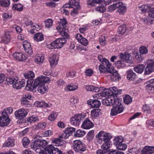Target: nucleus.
<instances>
[{"label": "nucleus", "mask_w": 154, "mask_h": 154, "mask_svg": "<svg viewBox=\"0 0 154 154\" xmlns=\"http://www.w3.org/2000/svg\"><path fill=\"white\" fill-rule=\"evenodd\" d=\"M24 75L26 78L29 79H32L35 77L34 73L32 71H29L27 74H24Z\"/></svg>", "instance_id": "nucleus-51"}, {"label": "nucleus", "mask_w": 154, "mask_h": 154, "mask_svg": "<svg viewBox=\"0 0 154 154\" xmlns=\"http://www.w3.org/2000/svg\"><path fill=\"white\" fill-rule=\"evenodd\" d=\"M35 62L38 64H42L44 61V57L42 56L36 55L35 58Z\"/></svg>", "instance_id": "nucleus-36"}, {"label": "nucleus", "mask_w": 154, "mask_h": 154, "mask_svg": "<svg viewBox=\"0 0 154 154\" xmlns=\"http://www.w3.org/2000/svg\"><path fill=\"white\" fill-rule=\"evenodd\" d=\"M72 147L76 152L82 153L87 149L86 145L79 140H75L74 141Z\"/></svg>", "instance_id": "nucleus-7"}, {"label": "nucleus", "mask_w": 154, "mask_h": 154, "mask_svg": "<svg viewBox=\"0 0 154 154\" xmlns=\"http://www.w3.org/2000/svg\"><path fill=\"white\" fill-rule=\"evenodd\" d=\"M57 116V115L56 113L52 112L50 115L48 116V119L51 121H53L56 119Z\"/></svg>", "instance_id": "nucleus-58"}, {"label": "nucleus", "mask_w": 154, "mask_h": 154, "mask_svg": "<svg viewBox=\"0 0 154 154\" xmlns=\"http://www.w3.org/2000/svg\"><path fill=\"white\" fill-rule=\"evenodd\" d=\"M148 85L145 86L146 88L148 91H154V78L146 82Z\"/></svg>", "instance_id": "nucleus-26"}, {"label": "nucleus", "mask_w": 154, "mask_h": 154, "mask_svg": "<svg viewBox=\"0 0 154 154\" xmlns=\"http://www.w3.org/2000/svg\"><path fill=\"white\" fill-rule=\"evenodd\" d=\"M57 57L56 55L53 54L52 56L50 57L49 61L51 66L56 65L57 64L58 59V58H57Z\"/></svg>", "instance_id": "nucleus-29"}, {"label": "nucleus", "mask_w": 154, "mask_h": 154, "mask_svg": "<svg viewBox=\"0 0 154 154\" xmlns=\"http://www.w3.org/2000/svg\"><path fill=\"white\" fill-rule=\"evenodd\" d=\"M132 57L130 54H126L125 60L127 63H131L132 62Z\"/></svg>", "instance_id": "nucleus-59"}, {"label": "nucleus", "mask_w": 154, "mask_h": 154, "mask_svg": "<svg viewBox=\"0 0 154 154\" xmlns=\"http://www.w3.org/2000/svg\"><path fill=\"white\" fill-rule=\"evenodd\" d=\"M75 38L78 42L82 45L84 46H87L88 43V40L83 36L79 33L77 34L75 36Z\"/></svg>", "instance_id": "nucleus-15"}, {"label": "nucleus", "mask_w": 154, "mask_h": 154, "mask_svg": "<svg viewBox=\"0 0 154 154\" xmlns=\"http://www.w3.org/2000/svg\"><path fill=\"white\" fill-rule=\"evenodd\" d=\"M19 80L18 77L16 76H8L6 79V81L8 85L11 84L13 85L15 84Z\"/></svg>", "instance_id": "nucleus-19"}, {"label": "nucleus", "mask_w": 154, "mask_h": 154, "mask_svg": "<svg viewBox=\"0 0 154 154\" xmlns=\"http://www.w3.org/2000/svg\"><path fill=\"white\" fill-rule=\"evenodd\" d=\"M13 111V108L11 107H9L6 108L4 109L2 113V114L4 116H8V115L11 113Z\"/></svg>", "instance_id": "nucleus-35"}, {"label": "nucleus", "mask_w": 154, "mask_h": 154, "mask_svg": "<svg viewBox=\"0 0 154 154\" xmlns=\"http://www.w3.org/2000/svg\"><path fill=\"white\" fill-rule=\"evenodd\" d=\"M94 131L91 130L88 132V133L86 137L88 141L89 142L91 141L93 139L94 137Z\"/></svg>", "instance_id": "nucleus-47"}, {"label": "nucleus", "mask_w": 154, "mask_h": 154, "mask_svg": "<svg viewBox=\"0 0 154 154\" xmlns=\"http://www.w3.org/2000/svg\"><path fill=\"white\" fill-rule=\"evenodd\" d=\"M13 57L19 61H24L27 58V56L22 53H15L13 54Z\"/></svg>", "instance_id": "nucleus-20"}, {"label": "nucleus", "mask_w": 154, "mask_h": 154, "mask_svg": "<svg viewBox=\"0 0 154 154\" xmlns=\"http://www.w3.org/2000/svg\"><path fill=\"white\" fill-rule=\"evenodd\" d=\"M79 0H69V4L68 5L66 4L64 5L65 8H74V7L77 8H79L80 5L79 2H78Z\"/></svg>", "instance_id": "nucleus-12"}, {"label": "nucleus", "mask_w": 154, "mask_h": 154, "mask_svg": "<svg viewBox=\"0 0 154 154\" xmlns=\"http://www.w3.org/2000/svg\"><path fill=\"white\" fill-rule=\"evenodd\" d=\"M34 105L37 107L45 108L50 107L52 105L51 103H47L44 101H36Z\"/></svg>", "instance_id": "nucleus-25"}, {"label": "nucleus", "mask_w": 154, "mask_h": 154, "mask_svg": "<svg viewBox=\"0 0 154 154\" xmlns=\"http://www.w3.org/2000/svg\"><path fill=\"white\" fill-rule=\"evenodd\" d=\"M93 88L92 91L95 92H99V93L96 94V97L97 99H100V97H106V96H112L113 97L117 95H120L122 91L121 89H118L115 87H113L112 88L111 90L106 89L103 87H100L99 88L98 87H96L93 86Z\"/></svg>", "instance_id": "nucleus-2"}, {"label": "nucleus", "mask_w": 154, "mask_h": 154, "mask_svg": "<svg viewBox=\"0 0 154 154\" xmlns=\"http://www.w3.org/2000/svg\"><path fill=\"white\" fill-rule=\"evenodd\" d=\"M116 147L118 149L124 150L127 148V146L125 143H121L116 146Z\"/></svg>", "instance_id": "nucleus-56"}, {"label": "nucleus", "mask_w": 154, "mask_h": 154, "mask_svg": "<svg viewBox=\"0 0 154 154\" xmlns=\"http://www.w3.org/2000/svg\"><path fill=\"white\" fill-rule=\"evenodd\" d=\"M99 42L101 45L104 46L106 44V42L104 35H101L99 38Z\"/></svg>", "instance_id": "nucleus-57"}, {"label": "nucleus", "mask_w": 154, "mask_h": 154, "mask_svg": "<svg viewBox=\"0 0 154 154\" xmlns=\"http://www.w3.org/2000/svg\"><path fill=\"white\" fill-rule=\"evenodd\" d=\"M14 145V140L12 139L10 140L9 141L3 144L4 146L5 147H11L13 146Z\"/></svg>", "instance_id": "nucleus-53"}, {"label": "nucleus", "mask_w": 154, "mask_h": 154, "mask_svg": "<svg viewBox=\"0 0 154 154\" xmlns=\"http://www.w3.org/2000/svg\"><path fill=\"white\" fill-rule=\"evenodd\" d=\"M148 15L150 17L154 19V7L151 8L149 11Z\"/></svg>", "instance_id": "nucleus-64"}, {"label": "nucleus", "mask_w": 154, "mask_h": 154, "mask_svg": "<svg viewBox=\"0 0 154 154\" xmlns=\"http://www.w3.org/2000/svg\"><path fill=\"white\" fill-rule=\"evenodd\" d=\"M78 88V86L76 85H68L65 88V90L66 91H74Z\"/></svg>", "instance_id": "nucleus-38"}, {"label": "nucleus", "mask_w": 154, "mask_h": 154, "mask_svg": "<svg viewBox=\"0 0 154 154\" xmlns=\"http://www.w3.org/2000/svg\"><path fill=\"white\" fill-rule=\"evenodd\" d=\"M111 64L110 63L107 64L100 65L99 66V69L101 73H109L112 71V68L111 67Z\"/></svg>", "instance_id": "nucleus-9"}, {"label": "nucleus", "mask_w": 154, "mask_h": 154, "mask_svg": "<svg viewBox=\"0 0 154 154\" xmlns=\"http://www.w3.org/2000/svg\"><path fill=\"white\" fill-rule=\"evenodd\" d=\"M110 147L106 146V145L103 144L101 146L102 149H98L97 152V154H106L109 151Z\"/></svg>", "instance_id": "nucleus-27"}, {"label": "nucleus", "mask_w": 154, "mask_h": 154, "mask_svg": "<svg viewBox=\"0 0 154 154\" xmlns=\"http://www.w3.org/2000/svg\"><path fill=\"white\" fill-rule=\"evenodd\" d=\"M69 136L70 135L66 133L64 130V132L59 137L60 139L61 138L66 139L68 138Z\"/></svg>", "instance_id": "nucleus-62"}, {"label": "nucleus", "mask_w": 154, "mask_h": 154, "mask_svg": "<svg viewBox=\"0 0 154 154\" xmlns=\"http://www.w3.org/2000/svg\"><path fill=\"white\" fill-rule=\"evenodd\" d=\"M27 114V112L25 109L21 108L16 111L15 115L17 118L20 120L25 117Z\"/></svg>", "instance_id": "nucleus-11"}, {"label": "nucleus", "mask_w": 154, "mask_h": 154, "mask_svg": "<svg viewBox=\"0 0 154 154\" xmlns=\"http://www.w3.org/2000/svg\"><path fill=\"white\" fill-rule=\"evenodd\" d=\"M116 8H119L118 11L120 13H123L125 12L126 10V7L125 6L123 5V3L121 2H116L114 4Z\"/></svg>", "instance_id": "nucleus-23"}, {"label": "nucleus", "mask_w": 154, "mask_h": 154, "mask_svg": "<svg viewBox=\"0 0 154 154\" xmlns=\"http://www.w3.org/2000/svg\"><path fill=\"white\" fill-rule=\"evenodd\" d=\"M40 77L41 81L42 82L43 84L45 85V83H48L50 82L49 78L48 77L41 76Z\"/></svg>", "instance_id": "nucleus-52"}, {"label": "nucleus", "mask_w": 154, "mask_h": 154, "mask_svg": "<svg viewBox=\"0 0 154 154\" xmlns=\"http://www.w3.org/2000/svg\"><path fill=\"white\" fill-rule=\"evenodd\" d=\"M41 77H39L35 80L32 79L27 80L26 89L28 91H33L38 86L42 85L43 84L41 81Z\"/></svg>", "instance_id": "nucleus-5"}, {"label": "nucleus", "mask_w": 154, "mask_h": 154, "mask_svg": "<svg viewBox=\"0 0 154 154\" xmlns=\"http://www.w3.org/2000/svg\"><path fill=\"white\" fill-rule=\"evenodd\" d=\"M62 141V140L59 138H55L52 141L53 143L55 144V146H59V144Z\"/></svg>", "instance_id": "nucleus-63"}, {"label": "nucleus", "mask_w": 154, "mask_h": 154, "mask_svg": "<svg viewBox=\"0 0 154 154\" xmlns=\"http://www.w3.org/2000/svg\"><path fill=\"white\" fill-rule=\"evenodd\" d=\"M115 64L119 68H124L125 66L124 62L121 60H118L116 62Z\"/></svg>", "instance_id": "nucleus-45"}, {"label": "nucleus", "mask_w": 154, "mask_h": 154, "mask_svg": "<svg viewBox=\"0 0 154 154\" xmlns=\"http://www.w3.org/2000/svg\"><path fill=\"white\" fill-rule=\"evenodd\" d=\"M26 82V81L24 79H22L21 81L18 82L17 81L13 85V88L17 89H20L25 86Z\"/></svg>", "instance_id": "nucleus-24"}, {"label": "nucleus", "mask_w": 154, "mask_h": 154, "mask_svg": "<svg viewBox=\"0 0 154 154\" xmlns=\"http://www.w3.org/2000/svg\"><path fill=\"white\" fill-rule=\"evenodd\" d=\"M141 154H154V146H145L142 150Z\"/></svg>", "instance_id": "nucleus-21"}, {"label": "nucleus", "mask_w": 154, "mask_h": 154, "mask_svg": "<svg viewBox=\"0 0 154 154\" xmlns=\"http://www.w3.org/2000/svg\"><path fill=\"white\" fill-rule=\"evenodd\" d=\"M11 37L10 32L8 31L5 32V36L3 38L4 42L6 44H8L10 41Z\"/></svg>", "instance_id": "nucleus-33"}, {"label": "nucleus", "mask_w": 154, "mask_h": 154, "mask_svg": "<svg viewBox=\"0 0 154 154\" xmlns=\"http://www.w3.org/2000/svg\"><path fill=\"white\" fill-rule=\"evenodd\" d=\"M100 113V110L99 109H94L91 111V115L93 117H97L99 116Z\"/></svg>", "instance_id": "nucleus-46"}, {"label": "nucleus", "mask_w": 154, "mask_h": 154, "mask_svg": "<svg viewBox=\"0 0 154 154\" xmlns=\"http://www.w3.org/2000/svg\"><path fill=\"white\" fill-rule=\"evenodd\" d=\"M96 137L99 140H103L104 142L103 144L106 145V146L110 147L112 144L111 142L110 141L112 137L109 134L106 133L103 131H100L98 134L96 135Z\"/></svg>", "instance_id": "nucleus-4"}, {"label": "nucleus", "mask_w": 154, "mask_h": 154, "mask_svg": "<svg viewBox=\"0 0 154 154\" xmlns=\"http://www.w3.org/2000/svg\"><path fill=\"white\" fill-rule=\"evenodd\" d=\"M123 141V139L122 137L119 136L115 137L114 140V144L116 146L119 144L122 143Z\"/></svg>", "instance_id": "nucleus-34"}, {"label": "nucleus", "mask_w": 154, "mask_h": 154, "mask_svg": "<svg viewBox=\"0 0 154 154\" xmlns=\"http://www.w3.org/2000/svg\"><path fill=\"white\" fill-rule=\"evenodd\" d=\"M123 100L124 103L126 104H128L132 101V98L128 95H125L124 98Z\"/></svg>", "instance_id": "nucleus-44"}, {"label": "nucleus", "mask_w": 154, "mask_h": 154, "mask_svg": "<svg viewBox=\"0 0 154 154\" xmlns=\"http://www.w3.org/2000/svg\"><path fill=\"white\" fill-rule=\"evenodd\" d=\"M27 120L28 122L30 123H33L36 122L38 121L39 120V119L37 116H32L28 118Z\"/></svg>", "instance_id": "nucleus-39"}, {"label": "nucleus", "mask_w": 154, "mask_h": 154, "mask_svg": "<svg viewBox=\"0 0 154 154\" xmlns=\"http://www.w3.org/2000/svg\"><path fill=\"white\" fill-rule=\"evenodd\" d=\"M87 103L88 105H90L92 108H98L101 105L100 101L97 100L95 99H90L88 100Z\"/></svg>", "instance_id": "nucleus-18"}, {"label": "nucleus", "mask_w": 154, "mask_h": 154, "mask_svg": "<svg viewBox=\"0 0 154 154\" xmlns=\"http://www.w3.org/2000/svg\"><path fill=\"white\" fill-rule=\"evenodd\" d=\"M151 8V7L150 6L148 5H142L141 6L139 7V10L143 13L147 12L149 14V11H150Z\"/></svg>", "instance_id": "nucleus-31"}, {"label": "nucleus", "mask_w": 154, "mask_h": 154, "mask_svg": "<svg viewBox=\"0 0 154 154\" xmlns=\"http://www.w3.org/2000/svg\"><path fill=\"white\" fill-rule=\"evenodd\" d=\"M10 4V0H0V5L2 7H7Z\"/></svg>", "instance_id": "nucleus-50"}, {"label": "nucleus", "mask_w": 154, "mask_h": 154, "mask_svg": "<svg viewBox=\"0 0 154 154\" xmlns=\"http://www.w3.org/2000/svg\"><path fill=\"white\" fill-rule=\"evenodd\" d=\"M10 119L8 116L2 115L0 116V126L4 127L7 126L10 122Z\"/></svg>", "instance_id": "nucleus-14"}, {"label": "nucleus", "mask_w": 154, "mask_h": 154, "mask_svg": "<svg viewBox=\"0 0 154 154\" xmlns=\"http://www.w3.org/2000/svg\"><path fill=\"white\" fill-rule=\"evenodd\" d=\"M22 143L23 146L27 148L30 143V141L28 138L25 137L22 139Z\"/></svg>", "instance_id": "nucleus-48"}, {"label": "nucleus", "mask_w": 154, "mask_h": 154, "mask_svg": "<svg viewBox=\"0 0 154 154\" xmlns=\"http://www.w3.org/2000/svg\"><path fill=\"white\" fill-rule=\"evenodd\" d=\"M23 45L25 51L28 54L31 55L32 54L33 51L29 43L25 41L23 42Z\"/></svg>", "instance_id": "nucleus-16"}, {"label": "nucleus", "mask_w": 154, "mask_h": 154, "mask_svg": "<svg viewBox=\"0 0 154 154\" xmlns=\"http://www.w3.org/2000/svg\"><path fill=\"white\" fill-rule=\"evenodd\" d=\"M66 19L60 20L59 25L57 28V29L59 30L60 35L63 37V38L57 39L51 42L49 47L50 49L61 48L66 43V39L69 38V35L68 33V30L66 26Z\"/></svg>", "instance_id": "nucleus-1"}, {"label": "nucleus", "mask_w": 154, "mask_h": 154, "mask_svg": "<svg viewBox=\"0 0 154 154\" xmlns=\"http://www.w3.org/2000/svg\"><path fill=\"white\" fill-rule=\"evenodd\" d=\"M111 72H109L110 78L112 81H117L120 79V76L117 72L112 68V71Z\"/></svg>", "instance_id": "nucleus-13"}, {"label": "nucleus", "mask_w": 154, "mask_h": 154, "mask_svg": "<svg viewBox=\"0 0 154 154\" xmlns=\"http://www.w3.org/2000/svg\"><path fill=\"white\" fill-rule=\"evenodd\" d=\"M113 107L111 109L110 115L114 116L122 112L124 109V107L122 104L119 99H113Z\"/></svg>", "instance_id": "nucleus-3"}, {"label": "nucleus", "mask_w": 154, "mask_h": 154, "mask_svg": "<svg viewBox=\"0 0 154 154\" xmlns=\"http://www.w3.org/2000/svg\"><path fill=\"white\" fill-rule=\"evenodd\" d=\"M45 26L47 28H49L52 25L53 21L52 19H49L46 20L45 22Z\"/></svg>", "instance_id": "nucleus-61"}, {"label": "nucleus", "mask_w": 154, "mask_h": 154, "mask_svg": "<svg viewBox=\"0 0 154 154\" xmlns=\"http://www.w3.org/2000/svg\"><path fill=\"white\" fill-rule=\"evenodd\" d=\"M85 116V114H76L74 116L70 119L71 124L75 126H78L81 122L82 121Z\"/></svg>", "instance_id": "nucleus-8"}, {"label": "nucleus", "mask_w": 154, "mask_h": 154, "mask_svg": "<svg viewBox=\"0 0 154 154\" xmlns=\"http://www.w3.org/2000/svg\"><path fill=\"white\" fill-rule=\"evenodd\" d=\"M12 8L14 11L17 10L18 11H21L23 10V6L19 3L14 4L13 5Z\"/></svg>", "instance_id": "nucleus-41"}, {"label": "nucleus", "mask_w": 154, "mask_h": 154, "mask_svg": "<svg viewBox=\"0 0 154 154\" xmlns=\"http://www.w3.org/2000/svg\"><path fill=\"white\" fill-rule=\"evenodd\" d=\"M94 126L93 123L88 118H86L82 125V127L85 129H89Z\"/></svg>", "instance_id": "nucleus-17"}, {"label": "nucleus", "mask_w": 154, "mask_h": 154, "mask_svg": "<svg viewBox=\"0 0 154 154\" xmlns=\"http://www.w3.org/2000/svg\"><path fill=\"white\" fill-rule=\"evenodd\" d=\"M145 66L142 64H139L135 66L134 69V71L136 72L141 74L144 70Z\"/></svg>", "instance_id": "nucleus-30"}, {"label": "nucleus", "mask_w": 154, "mask_h": 154, "mask_svg": "<svg viewBox=\"0 0 154 154\" xmlns=\"http://www.w3.org/2000/svg\"><path fill=\"white\" fill-rule=\"evenodd\" d=\"M113 100L108 97V98L103 99L102 100L103 104L105 106H109L111 104H113Z\"/></svg>", "instance_id": "nucleus-32"}, {"label": "nucleus", "mask_w": 154, "mask_h": 154, "mask_svg": "<svg viewBox=\"0 0 154 154\" xmlns=\"http://www.w3.org/2000/svg\"><path fill=\"white\" fill-rule=\"evenodd\" d=\"M54 147L52 145H50L48 146H45L44 150L46 152L47 151L49 154H52V151H53L54 149Z\"/></svg>", "instance_id": "nucleus-49"}, {"label": "nucleus", "mask_w": 154, "mask_h": 154, "mask_svg": "<svg viewBox=\"0 0 154 154\" xmlns=\"http://www.w3.org/2000/svg\"><path fill=\"white\" fill-rule=\"evenodd\" d=\"M127 78L129 80L133 81L135 84H137L140 82V80L132 70H130L127 72Z\"/></svg>", "instance_id": "nucleus-10"}, {"label": "nucleus", "mask_w": 154, "mask_h": 154, "mask_svg": "<svg viewBox=\"0 0 154 154\" xmlns=\"http://www.w3.org/2000/svg\"><path fill=\"white\" fill-rule=\"evenodd\" d=\"M139 50L140 53L142 54H146L148 52L147 48L144 46H142L140 47Z\"/></svg>", "instance_id": "nucleus-54"}, {"label": "nucleus", "mask_w": 154, "mask_h": 154, "mask_svg": "<svg viewBox=\"0 0 154 154\" xmlns=\"http://www.w3.org/2000/svg\"><path fill=\"white\" fill-rule=\"evenodd\" d=\"M48 88L47 85H45L44 84H42L38 86L37 90L39 93L43 94L47 91Z\"/></svg>", "instance_id": "nucleus-28"}, {"label": "nucleus", "mask_w": 154, "mask_h": 154, "mask_svg": "<svg viewBox=\"0 0 154 154\" xmlns=\"http://www.w3.org/2000/svg\"><path fill=\"white\" fill-rule=\"evenodd\" d=\"M98 58L99 60L102 62V63L103 64H107V63H109L108 60L105 58H103L101 55L98 56Z\"/></svg>", "instance_id": "nucleus-55"}, {"label": "nucleus", "mask_w": 154, "mask_h": 154, "mask_svg": "<svg viewBox=\"0 0 154 154\" xmlns=\"http://www.w3.org/2000/svg\"><path fill=\"white\" fill-rule=\"evenodd\" d=\"M34 39L37 42L42 41L44 39L43 35L42 33H37L34 35Z\"/></svg>", "instance_id": "nucleus-37"}, {"label": "nucleus", "mask_w": 154, "mask_h": 154, "mask_svg": "<svg viewBox=\"0 0 154 154\" xmlns=\"http://www.w3.org/2000/svg\"><path fill=\"white\" fill-rule=\"evenodd\" d=\"M126 30V26L124 25L120 26L118 29V32L120 35L123 34Z\"/></svg>", "instance_id": "nucleus-40"}, {"label": "nucleus", "mask_w": 154, "mask_h": 154, "mask_svg": "<svg viewBox=\"0 0 154 154\" xmlns=\"http://www.w3.org/2000/svg\"><path fill=\"white\" fill-rule=\"evenodd\" d=\"M96 11L100 13H103L106 10V8L102 5L97 6L95 9Z\"/></svg>", "instance_id": "nucleus-43"}, {"label": "nucleus", "mask_w": 154, "mask_h": 154, "mask_svg": "<svg viewBox=\"0 0 154 154\" xmlns=\"http://www.w3.org/2000/svg\"><path fill=\"white\" fill-rule=\"evenodd\" d=\"M85 134V132L83 130L79 129L75 133V136L77 137H81L83 136Z\"/></svg>", "instance_id": "nucleus-42"}, {"label": "nucleus", "mask_w": 154, "mask_h": 154, "mask_svg": "<svg viewBox=\"0 0 154 154\" xmlns=\"http://www.w3.org/2000/svg\"><path fill=\"white\" fill-rule=\"evenodd\" d=\"M154 71V62L148 64L145 69L144 74L145 75L149 74Z\"/></svg>", "instance_id": "nucleus-22"}, {"label": "nucleus", "mask_w": 154, "mask_h": 154, "mask_svg": "<svg viewBox=\"0 0 154 154\" xmlns=\"http://www.w3.org/2000/svg\"><path fill=\"white\" fill-rule=\"evenodd\" d=\"M48 144L46 140H44L36 139L34 142L31 144V147L35 150L44 149Z\"/></svg>", "instance_id": "nucleus-6"}, {"label": "nucleus", "mask_w": 154, "mask_h": 154, "mask_svg": "<svg viewBox=\"0 0 154 154\" xmlns=\"http://www.w3.org/2000/svg\"><path fill=\"white\" fill-rule=\"evenodd\" d=\"M68 134L70 135L73 132L75 131V128L71 127H69L66 128L65 130Z\"/></svg>", "instance_id": "nucleus-60"}]
</instances>
